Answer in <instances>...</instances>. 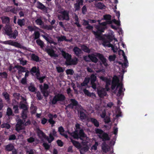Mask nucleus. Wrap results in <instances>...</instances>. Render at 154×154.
<instances>
[{"label":"nucleus","mask_w":154,"mask_h":154,"mask_svg":"<svg viewBox=\"0 0 154 154\" xmlns=\"http://www.w3.org/2000/svg\"><path fill=\"white\" fill-rule=\"evenodd\" d=\"M13 109L14 110V112L15 113H18L19 112V109H18V106L17 105H14L13 107Z\"/></svg>","instance_id":"e2e57ef3"},{"label":"nucleus","mask_w":154,"mask_h":154,"mask_svg":"<svg viewBox=\"0 0 154 154\" xmlns=\"http://www.w3.org/2000/svg\"><path fill=\"white\" fill-rule=\"evenodd\" d=\"M123 94V95L124 94L123 91V89H122V88H119L118 92L117 94V96L118 97L120 96L122 94Z\"/></svg>","instance_id":"4d7b16f0"},{"label":"nucleus","mask_w":154,"mask_h":154,"mask_svg":"<svg viewBox=\"0 0 154 154\" xmlns=\"http://www.w3.org/2000/svg\"><path fill=\"white\" fill-rule=\"evenodd\" d=\"M42 145L45 149L48 150L50 148L49 145L47 143H43Z\"/></svg>","instance_id":"052dcab7"},{"label":"nucleus","mask_w":154,"mask_h":154,"mask_svg":"<svg viewBox=\"0 0 154 154\" xmlns=\"http://www.w3.org/2000/svg\"><path fill=\"white\" fill-rule=\"evenodd\" d=\"M112 24L111 21H106L101 23L100 25H97L95 26V28L97 30L95 31L92 30V32L96 38L100 39L102 38L101 34L104 32V30L106 29V25L108 24Z\"/></svg>","instance_id":"f257e3e1"},{"label":"nucleus","mask_w":154,"mask_h":154,"mask_svg":"<svg viewBox=\"0 0 154 154\" xmlns=\"http://www.w3.org/2000/svg\"><path fill=\"white\" fill-rule=\"evenodd\" d=\"M36 97L38 98V99L39 100H41L42 99V97L39 91L37 92Z\"/></svg>","instance_id":"774afa93"},{"label":"nucleus","mask_w":154,"mask_h":154,"mask_svg":"<svg viewBox=\"0 0 154 154\" xmlns=\"http://www.w3.org/2000/svg\"><path fill=\"white\" fill-rule=\"evenodd\" d=\"M12 6H8L4 9V11L6 12H10L11 8H12Z\"/></svg>","instance_id":"0e129e2a"},{"label":"nucleus","mask_w":154,"mask_h":154,"mask_svg":"<svg viewBox=\"0 0 154 154\" xmlns=\"http://www.w3.org/2000/svg\"><path fill=\"white\" fill-rule=\"evenodd\" d=\"M90 81V78L85 77L83 82L81 84V85L82 87H84L88 85Z\"/></svg>","instance_id":"cd10ccee"},{"label":"nucleus","mask_w":154,"mask_h":154,"mask_svg":"<svg viewBox=\"0 0 154 154\" xmlns=\"http://www.w3.org/2000/svg\"><path fill=\"white\" fill-rule=\"evenodd\" d=\"M100 79L102 81H105L106 82V87L109 86V85L111 84V81L110 80L108 79L106 77L104 76H101L100 78Z\"/></svg>","instance_id":"c756f323"},{"label":"nucleus","mask_w":154,"mask_h":154,"mask_svg":"<svg viewBox=\"0 0 154 154\" xmlns=\"http://www.w3.org/2000/svg\"><path fill=\"white\" fill-rule=\"evenodd\" d=\"M14 68H16L18 70V73L20 74L22 72H25L26 70L25 67L20 65H15Z\"/></svg>","instance_id":"f3484780"},{"label":"nucleus","mask_w":154,"mask_h":154,"mask_svg":"<svg viewBox=\"0 0 154 154\" xmlns=\"http://www.w3.org/2000/svg\"><path fill=\"white\" fill-rule=\"evenodd\" d=\"M66 72L68 75H72L74 73V71L72 69H69L66 70Z\"/></svg>","instance_id":"864d4df0"},{"label":"nucleus","mask_w":154,"mask_h":154,"mask_svg":"<svg viewBox=\"0 0 154 154\" xmlns=\"http://www.w3.org/2000/svg\"><path fill=\"white\" fill-rule=\"evenodd\" d=\"M82 13L83 14H85L87 11V9L86 6H84L82 8Z\"/></svg>","instance_id":"680f3d73"},{"label":"nucleus","mask_w":154,"mask_h":154,"mask_svg":"<svg viewBox=\"0 0 154 154\" xmlns=\"http://www.w3.org/2000/svg\"><path fill=\"white\" fill-rule=\"evenodd\" d=\"M87 117V115L84 112L82 111L80 112V118L81 120L85 119Z\"/></svg>","instance_id":"e433bc0d"},{"label":"nucleus","mask_w":154,"mask_h":154,"mask_svg":"<svg viewBox=\"0 0 154 154\" xmlns=\"http://www.w3.org/2000/svg\"><path fill=\"white\" fill-rule=\"evenodd\" d=\"M119 82V80L118 77L115 76L113 78L112 81V82L111 88L112 90H114L115 88L116 87H117L118 84Z\"/></svg>","instance_id":"4468645a"},{"label":"nucleus","mask_w":154,"mask_h":154,"mask_svg":"<svg viewBox=\"0 0 154 154\" xmlns=\"http://www.w3.org/2000/svg\"><path fill=\"white\" fill-rule=\"evenodd\" d=\"M5 45H9L18 48H21V45L17 42H14V41L9 40L3 42L2 43Z\"/></svg>","instance_id":"6e6552de"},{"label":"nucleus","mask_w":154,"mask_h":154,"mask_svg":"<svg viewBox=\"0 0 154 154\" xmlns=\"http://www.w3.org/2000/svg\"><path fill=\"white\" fill-rule=\"evenodd\" d=\"M73 51L75 54L78 56H79L81 53V50L77 47H75L73 48Z\"/></svg>","instance_id":"bb28decb"},{"label":"nucleus","mask_w":154,"mask_h":154,"mask_svg":"<svg viewBox=\"0 0 154 154\" xmlns=\"http://www.w3.org/2000/svg\"><path fill=\"white\" fill-rule=\"evenodd\" d=\"M34 39H38L40 37V34L38 31H35L34 33Z\"/></svg>","instance_id":"3c124183"},{"label":"nucleus","mask_w":154,"mask_h":154,"mask_svg":"<svg viewBox=\"0 0 154 154\" xmlns=\"http://www.w3.org/2000/svg\"><path fill=\"white\" fill-rule=\"evenodd\" d=\"M37 44L39 45L42 48L44 46V44L43 42L40 39H37L36 41Z\"/></svg>","instance_id":"4c0bfd02"},{"label":"nucleus","mask_w":154,"mask_h":154,"mask_svg":"<svg viewBox=\"0 0 154 154\" xmlns=\"http://www.w3.org/2000/svg\"><path fill=\"white\" fill-rule=\"evenodd\" d=\"M97 92L99 97L101 98H103L107 94L106 92L103 88H97Z\"/></svg>","instance_id":"9b49d317"},{"label":"nucleus","mask_w":154,"mask_h":154,"mask_svg":"<svg viewBox=\"0 0 154 154\" xmlns=\"http://www.w3.org/2000/svg\"><path fill=\"white\" fill-rule=\"evenodd\" d=\"M6 114L8 116H13L12 109L10 107H8L7 109Z\"/></svg>","instance_id":"37998d69"},{"label":"nucleus","mask_w":154,"mask_h":154,"mask_svg":"<svg viewBox=\"0 0 154 154\" xmlns=\"http://www.w3.org/2000/svg\"><path fill=\"white\" fill-rule=\"evenodd\" d=\"M3 23L8 24L10 23V18L8 17L3 16L1 17Z\"/></svg>","instance_id":"5701e85b"},{"label":"nucleus","mask_w":154,"mask_h":154,"mask_svg":"<svg viewBox=\"0 0 154 154\" xmlns=\"http://www.w3.org/2000/svg\"><path fill=\"white\" fill-rule=\"evenodd\" d=\"M58 131L60 133V134L61 135L64 137L66 138H68V135L65 133V130L62 126H61L58 128Z\"/></svg>","instance_id":"6ab92c4d"},{"label":"nucleus","mask_w":154,"mask_h":154,"mask_svg":"<svg viewBox=\"0 0 154 154\" xmlns=\"http://www.w3.org/2000/svg\"><path fill=\"white\" fill-rule=\"evenodd\" d=\"M35 22L37 24L41 26L42 25L43 23L42 20L40 18L37 19L35 20Z\"/></svg>","instance_id":"5fc2aeb1"},{"label":"nucleus","mask_w":154,"mask_h":154,"mask_svg":"<svg viewBox=\"0 0 154 154\" xmlns=\"http://www.w3.org/2000/svg\"><path fill=\"white\" fill-rule=\"evenodd\" d=\"M57 137V132L55 131V129H53L52 130V133H50L49 134V137L46 136L45 139L47 140L49 143H51L54 140V137Z\"/></svg>","instance_id":"0eeeda50"},{"label":"nucleus","mask_w":154,"mask_h":154,"mask_svg":"<svg viewBox=\"0 0 154 154\" xmlns=\"http://www.w3.org/2000/svg\"><path fill=\"white\" fill-rule=\"evenodd\" d=\"M103 19L106 21H111V16L110 14H106L103 16Z\"/></svg>","instance_id":"a18cd8bd"},{"label":"nucleus","mask_w":154,"mask_h":154,"mask_svg":"<svg viewBox=\"0 0 154 154\" xmlns=\"http://www.w3.org/2000/svg\"><path fill=\"white\" fill-rule=\"evenodd\" d=\"M70 101L71 103L66 106V109L67 108L73 109L74 107H76L79 105L78 101L74 99H71Z\"/></svg>","instance_id":"9d476101"},{"label":"nucleus","mask_w":154,"mask_h":154,"mask_svg":"<svg viewBox=\"0 0 154 154\" xmlns=\"http://www.w3.org/2000/svg\"><path fill=\"white\" fill-rule=\"evenodd\" d=\"M23 129L22 125L16 124V130L19 132L20 130Z\"/></svg>","instance_id":"8fccbe9b"},{"label":"nucleus","mask_w":154,"mask_h":154,"mask_svg":"<svg viewBox=\"0 0 154 154\" xmlns=\"http://www.w3.org/2000/svg\"><path fill=\"white\" fill-rule=\"evenodd\" d=\"M27 110H23L21 113V118L22 119L26 120L27 117Z\"/></svg>","instance_id":"58836bf2"},{"label":"nucleus","mask_w":154,"mask_h":154,"mask_svg":"<svg viewBox=\"0 0 154 154\" xmlns=\"http://www.w3.org/2000/svg\"><path fill=\"white\" fill-rule=\"evenodd\" d=\"M96 56L101 61L104 66H107L108 65L106 62V59L104 57L103 55L99 53H97Z\"/></svg>","instance_id":"ddd939ff"},{"label":"nucleus","mask_w":154,"mask_h":154,"mask_svg":"<svg viewBox=\"0 0 154 154\" xmlns=\"http://www.w3.org/2000/svg\"><path fill=\"white\" fill-rule=\"evenodd\" d=\"M0 76L3 78L7 79L8 77V74L5 72H0Z\"/></svg>","instance_id":"603ef678"},{"label":"nucleus","mask_w":154,"mask_h":154,"mask_svg":"<svg viewBox=\"0 0 154 154\" xmlns=\"http://www.w3.org/2000/svg\"><path fill=\"white\" fill-rule=\"evenodd\" d=\"M2 95L4 96L7 102L9 103L10 102V95L7 92H3L2 93Z\"/></svg>","instance_id":"393cba45"},{"label":"nucleus","mask_w":154,"mask_h":154,"mask_svg":"<svg viewBox=\"0 0 154 154\" xmlns=\"http://www.w3.org/2000/svg\"><path fill=\"white\" fill-rule=\"evenodd\" d=\"M88 57L92 62L94 63H97V62L98 60L94 54H89Z\"/></svg>","instance_id":"4be33fe9"},{"label":"nucleus","mask_w":154,"mask_h":154,"mask_svg":"<svg viewBox=\"0 0 154 154\" xmlns=\"http://www.w3.org/2000/svg\"><path fill=\"white\" fill-rule=\"evenodd\" d=\"M102 149L104 152L106 153L109 151V148L106 142H104L102 143Z\"/></svg>","instance_id":"aec40b11"},{"label":"nucleus","mask_w":154,"mask_h":154,"mask_svg":"<svg viewBox=\"0 0 154 154\" xmlns=\"http://www.w3.org/2000/svg\"><path fill=\"white\" fill-rule=\"evenodd\" d=\"M5 30L6 34L8 35H10V33L12 31V28L11 26L8 25H6L5 26Z\"/></svg>","instance_id":"b1692460"},{"label":"nucleus","mask_w":154,"mask_h":154,"mask_svg":"<svg viewBox=\"0 0 154 154\" xmlns=\"http://www.w3.org/2000/svg\"><path fill=\"white\" fill-rule=\"evenodd\" d=\"M25 20L24 18L22 19H18L17 23L18 24L20 27H22L24 26L25 24Z\"/></svg>","instance_id":"c9c22d12"},{"label":"nucleus","mask_w":154,"mask_h":154,"mask_svg":"<svg viewBox=\"0 0 154 154\" xmlns=\"http://www.w3.org/2000/svg\"><path fill=\"white\" fill-rule=\"evenodd\" d=\"M36 132L39 138L41 139L43 138L45 139L46 135L42 131L38 128L37 129Z\"/></svg>","instance_id":"2eb2a0df"},{"label":"nucleus","mask_w":154,"mask_h":154,"mask_svg":"<svg viewBox=\"0 0 154 154\" xmlns=\"http://www.w3.org/2000/svg\"><path fill=\"white\" fill-rule=\"evenodd\" d=\"M54 27L55 26L46 25L45 26V28L48 30H52Z\"/></svg>","instance_id":"6e6d98bb"},{"label":"nucleus","mask_w":154,"mask_h":154,"mask_svg":"<svg viewBox=\"0 0 154 154\" xmlns=\"http://www.w3.org/2000/svg\"><path fill=\"white\" fill-rule=\"evenodd\" d=\"M90 79L91 87L93 89L95 90L97 88L96 84L95 83L97 79L96 76L94 74H92L91 75Z\"/></svg>","instance_id":"1a4fd4ad"},{"label":"nucleus","mask_w":154,"mask_h":154,"mask_svg":"<svg viewBox=\"0 0 154 154\" xmlns=\"http://www.w3.org/2000/svg\"><path fill=\"white\" fill-rule=\"evenodd\" d=\"M83 50L85 52L89 53L90 52V50L89 48L87 46L85 45H83L82 47Z\"/></svg>","instance_id":"09e8293b"},{"label":"nucleus","mask_w":154,"mask_h":154,"mask_svg":"<svg viewBox=\"0 0 154 154\" xmlns=\"http://www.w3.org/2000/svg\"><path fill=\"white\" fill-rule=\"evenodd\" d=\"M20 108L23 109V110H28V108L27 107L26 105L20 103Z\"/></svg>","instance_id":"c03bdc74"},{"label":"nucleus","mask_w":154,"mask_h":154,"mask_svg":"<svg viewBox=\"0 0 154 154\" xmlns=\"http://www.w3.org/2000/svg\"><path fill=\"white\" fill-rule=\"evenodd\" d=\"M95 133L96 134H99L100 135H102L104 132L101 129L97 128L95 129Z\"/></svg>","instance_id":"de8ad7c7"},{"label":"nucleus","mask_w":154,"mask_h":154,"mask_svg":"<svg viewBox=\"0 0 154 154\" xmlns=\"http://www.w3.org/2000/svg\"><path fill=\"white\" fill-rule=\"evenodd\" d=\"M31 58L32 60L36 62L39 61V57L34 54H32L31 55Z\"/></svg>","instance_id":"f704fd0d"},{"label":"nucleus","mask_w":154,"mask_h":154,"mask_svg":"<svg viewBox=\"0 0 154 154\" xmlns=\"http://www.w3.org/2000/svg\"><path fill=\"white\" fill-rule=\"evenodd\" d=\"M16 139V137L15 134H13L9 136L8 140H15Z\"/></svg>","instance_id":"338daca9"},{"label":"nucleus","mask_w":154,"mask_h":154,"mask_svg":"<svg viewBox=\"0 0 154 154\" xmlns=\"http://www.w3.org/2000/svg\"><path fill=\"white\" fill-rule=\"evenodd\" d=\"M96 7L99 9H105L106 6L103 3L99 2L95 4Z\"/></svg>","instance_id":"7c9ffc66"},{"label":"nucleus","mask_w":154,"mask_h":154,"mask_svg":"<svg viewBox=\"0 0 154 154\" xmlns=\"http://www.w3.org/2000/svg\"><path fill=\"white\" fill-rule=\"evenodd\" d=\"M90 121L96 127H99L100 125L99 123L96 119L91 117L90 118Z\"/></svg>","instance_id":"412c9836"},{"label":"nucleus","mask_w":154,"mask_h":154,"mask_svg":"<svg viewBox=\"0 0 154 154\" xmlns=\"http://www.w3.org/2000/svg\"><path fill=\"white\" fill-rule=\"evenodd\" d=\"M1 128H6L7 129H9L10 128L11 126L10 125L6 123H4L1 125Z\"/></svg>","instance_id":"ea45409f"},{"label":"nucleus","mask_w":154,"mask_h":154,"mask_svg":"<svg viewBox=\"0 0 154 154\" xmlns=\"http://www.w3.org/2000/svg\"><path fill=\"white\" fill-rule=\"evenodd\" d=\"M99 137L100 138L102 139L103 142L109 140H110V138L109 137L108 134L105 132L101 135H100Z\"/></svg>","instance_id":"dca6fc26"},{"label":"nucleus","mask_w":154,"mask_h":154,"mask_svg":"<svg viewBox=\"0 0 154 154\" xmlns=\"http://www.w3.org/2000/svg\"><path fill=\"white\" fill-rule=\"evenodd\" d=\"M71 141L73 145L76 148L78 149H80L81 148V145L80 143L78 141L71 139Z\"/></svg>","instance_id":"2f4dec72"},{"label":"nucleus","mask_w":154,"mask_h":154,"mask_svg":"<svg viewBox=\"0 0 154 154\" xmlns=\"http://www.w3.org/2000/svg\"><path fill=\"white\" fill-rule=\"evenodd\" d=\"M74 5L75 11H79L80 10L81 3L77 2V3H75Z\"/></svg>","instance_id":"a19ab883"},{"label":"nucleus","mask_w":154,"mask_h":154,"mask_svg":"<svg viewBox=\"0 0 154 154\" xmlns=\"http://www.w3.org/2000/svg\"><path fill=\"white\" fill-rule=\"evenodd\" d=\"M66 99L65 96L63 94L58 93L55 95L53 99L51 101L52 105H55L57 103V102H63Z\"/></svg>","instance_id":"20e7f679"},{"label":"nucleus","mask_w":154,"mask_h":154,"mask_svg":"<svg viewBox=\"0 0 154 154\" xmlns=\"http://www.w3.org/2000/svg\"><path fill=\"white\" fill-rule=\"evenodd\" d=\"M40 88L41 92L43 94L45 97H47L49 94V92L47 90L49 88V85L47 84L44 83L43 87L41 85L40 86Z\"/></svg>","instance_id":"423d86ee"},{"label":"nucleus","mask_w":154,"mask_h":154,"mask_svg":"<svg viewBox=\"0 0 154 154\" xmlns=\"http://www.w3.org/2000/svg\"><path fill=\"white\" fill-rule=\"evenodd\" d=\"M45 51L51 57H58V55L55 53V51L51 48H46L45 49Z\"/></svg>","instance_id":"f8f14e48"},{"label":"nucleus","mask_w":154,"mask_h":154,"mask_svg":"<svg viewBox=\"0 0 154 154\" xmlns=\"http://www.w3.org/2000/svg\"><path fill=\"white\" fill-rule=\"evenodd\" d=\"M37 68L35 66H33L30 70V72L32 75H33L34 73H35L37 72Z\"/></svg>","instance_id":"49530a36"},{"label":"nucleus","mask_w":154,"mask_h":154,"mask_svg":"<svg viewBox=\"0 0 154 154\" xmlns=\"http://www.w3.org/2000/svg\"><path fill=\"white\" fill-rule=\"evenodd\" d=\"M27 63V61L26 60H24L23 59V58H21L20 60V63L21 65H22L23 66H24L26 65Z\"/></svg>","instance_id":"bf43d9fd"},{"label":"nucleus","mask_w":154,"mask_h":154,"mask_svg":"<svg viewBox=\"0 0 154 154\" xmlns=\"http://www.w3.org/2000/svg\"><path fill=\"white\" fill-rule=\"evenodd\" d=\"M58 42H63V41H67V39L65 36L61 35L60 37H58L57 38Z\"/></svg>","instance_id":"79ce46f5"},{"label":"nucleus","mask_w":154,"mask_h":154,"mask_svg":"<svg viewBox=\"0 0 154 154\" xmlns=\"http://www.w3.org/2000/svg\"><path fill=\"white\" fill-rule=\"evenodd\" d=\"M62 56L63 58L66 59L65 64L67 66L72 65H75L78 63V59L76 57L72 58L71 54L66 53L64 51L62 50L60 51Z\"/></svg>","instance_id":"f03ea898"},{"label":"nucleus","mask_w":154,"mask_h":154,"mask_svg":"<svg viewBox=\"0 0 154 154\" xmlns=\"http://www.w3.org/2000/svg\"><path fill=\"white\" fill-rule=\"evenodd\" d=\"M26 120L24 119H19L18 120L17 124L22 125L25 122Z\"/></svg>","instance_id":"13d9d810"},{"label":"nucleus","mask_w":154,"mask_h":154,"mask_svg":"<svg viewBox=\"0 0 154 154\" xmlns=\"http://www.w3.org/2000/svg\"><path fill=\"white\" fill-rule=\"evenodd\" d=\"M60 13L61 14H58L57 16L59 20L69 21V11L64 10L61 11Z\"/></svg>","instance_id":"39448f33"},{"label":"nucleus","mask_w":154,"mask_h":154,"mask_svg":"<svg viewBox=\"0 0 154 154\" xmlns=\"http://www.w3.org/2000/svg\"><path fill=\"white\" fill-rule=\"evenodd\" d=\"M18 35V32L17 30H15L12 33V31L10 33V35H8L10 38H13L14 39L16 38V37Z\"/></svg>","instance_id":"a878e982"},{"label":"nucleus","mask_w":154,"mask_h":154,"mask_svg":"<svg viewBox=\"0 0 154 154\" xmlns=\"http://www.w3.org/2000/svg\"><path fill=\"white\" fill-rule=\"evenodd\" d=\"M28 89L30 91L32 92H35L36 90L34 84H32V83H31L30 84L29 86L28 87Z\"/></svg>","instance_id":"473e14b6"},{"label":"nucleus","mask_w":154,"mask_h":154,"mask_svg":"<svg viewBox=\"0 0 154 154\" xmlns=\"http://www.w3.org/2000/svg\"><path fill=\"white\" fill-rule=\"evenodd\" d=\"M83 92L85 95L89 97H91L92 96L95 97V94L93 93L90 92L88 90H87L86 89H84L83 90Z\"/></svg>","instance_id":"c85d7f7f"},{"label":"nucleus","mask_w":154,"mask_h":154,"mask_svg":"<svg viewBox=\"0 0 154 154\" xmlns=\"http://www.w3.org/2000/svg\"><path fill=\"white\" fill-rule=\"evenodd\" d=\"M14 148V146L11 144H9L6 145L5 146V149L8 151H10L13 150Z\"/></svg>","instance_id":"72a5a7b5"},{"label":"nucleus","mask_w":154,"mask_h":154,"mask_svg":"<svg viewBox=\"0 0 154 154\" xmlns=\"http://www.w3.org/2000/svg\"><path fill=\"white\" fill-rule=\"evenodd\" d=\"M37 8L42 11H47V8L43 4L39 1H38L37 2Z\"/></svg>","instance_id":"a211bd4d"},{"label":"nucleus","mask_w":154,"mask_h":154,"mask_svg":"<svg viewBox=\"0 0 154 154\" xmlns=\"http://www.w3.org/2000/svg\"><path fill=\"white\" fill-rule=\"evenodd\" d=\"M81 125L78 123L76 124L75 127L76 129L72 133V136L75 139H80L81 140H82V138L85 137V133L84 130L83 129H80L78 132V129H79L81 128Z\"/></svg>","instance_id":"7ed1b4c3"},{"label":"nucleus","mask_w":154,"mask_h":154,"mask_svg":"<svg viewBox=\"0 0 154 154\" xmlns=\"http://www.w3.org/2000/svg\"><path fill=\"white\" fill-rule=\"evenodd\" d=\"M57 143L58 145L60 147H62L63 145V142L60 140H58L57 141Z\"/></svg>","instance_id":"69168bd1"}]
</instances>
